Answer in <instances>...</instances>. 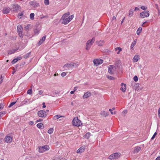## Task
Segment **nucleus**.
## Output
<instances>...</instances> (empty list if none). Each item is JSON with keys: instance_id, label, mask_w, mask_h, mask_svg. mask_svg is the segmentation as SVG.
I'll return each instance as SVG.
<instances>
[{"instance_id": "60", "label": "nucleus", "mask_w": 160, "mask_h": 160, "mask_svg": "<svg viewBox=\"0 0 160 160\" xmlns=\"http://www.w3.org/2000/svg\"><path fill=\"white\" fill-rule=\"evenodd\" d=\"M0 113L1 114V115H4L5 114H6V112H0Z\"/></svg>"}, {"instance_id": "28", "label": "nucleus", "mask_w": 160, "mask_h": 160, "mask_svg": "<svg viewBox=\"0 0 160 160\" xmlns=\"http://www.w3.org/2000/svg\"><path fill=\"white\" fill-rule=\"evenodd\" d=\"M91 133L89 132H87L84 136V138H87V139H88L90 136Z\"/></svg>"}, {"instance_id": "30", "label": "nucleus", "mask_w": 160, "mask_h": 160, "mask_svg": "<svg viewBox=\"0 0 160 160\" xmlns=\"http://www.w3.org/2000/svg\"><path fill=\"white\" fill-rule=\"evenodd\" d=\"M142 30V28L141 27H139L137 30V35H139L140 32H141Z\"/></svg>"}, {"instance_id": "62", "label": "nucleus", "mask_w": 160, "mask_h": 160, "mask_svg": "<svg viewBox=\"0 0 160 160\" xmlns=\"http://www.w3.org/2000/svg\"><path fill=\"white\" fill-rule=\"evenodd\" d=\"M76 91V90H74V91H72L71 92H70V93L71 94H73L74 93V92H75Z\"/></svg>"}, {"instance_id": "63", "label": "nucleus", "mask_w": 160, "mask_h": 160, "mask_svg": "<svg viewBox=\"0 0 160 160\" xmlns=\"http://www.w3.org/2000/svg\"><path fill=\"white\" fill-rule=\"evenodd\" d=\"M156 160H160V156L158 157H157L156 159Z\"/></svg>"}, {"instance_id": "61", "label": "nucleus", "mask_w": 160, "mask_h": 160, "mask_svg": "<svg viewBox=\"0 0 160 160\" xmlns=\"http://www.w3.org/2000/svg\"><path fill=\"white\" fill-rule=\"evenodd\" d=\"M43 93V91L42 90H39V94L40 95H41Z\"/></svg>"}, {"instance_id": "17", "label": "nucleus", "mask_w": 160, "mask_h": 160, "mask_svg": "<svg viewBox=\"0 0 160 160\" xmlns=\"http://www.w3.org/2000/svg\"><path fill=\"white\" fill-rule=\"evenodd\" d=\"M70 15V13L69 12H68L67 13L64 14L62 17V18L60 20L61 21L62 20H64V18L68 17Z\"/></svg>"}, {"instance_id": "14", "label": "nucleus", "mask_w": 160, "mask_h": 160, "mask_svg": "<svg viewBox=\"0 0 160 160\" xmlns=\"http://www.w3.org/2000/svg\"><path fill=\"white\" fill-rule=\"evenodd\" d=\"M62 23L64 24H67L70 21V20L68 19V17L66 18H64V20H62Z\"/></svg>"}, {"instance_id": "52", "label": "nucleus", "mask_w": 160, "mask_h": 160, "mask_svg": "<svg viewBox=\"0 0 160 160\" xmlns=\"http://www.w3.org/2000/svg\"><path fill=\"white\" fill-rule=\"evenodd\" d=\"M120 63H121V62H120V60H118L117 61V65H116L117 66V67H119V66H118V65Z\"/></svg>"}, {"instance_id": "56", "label": "nucleus", "mask_w": 160, "mask_h": 160, "mask_svg": "<svg viewBox=\"0 0 160 160\" xmlns=\"http://www.w3.org/2000/svg\"><path fill=\"white\" fill-rule=\"evenodd\" d=\"M115 50H122V48L120 47H117L115 48Z\"/></svg>"}, {"instance_id": "9", "label": "nucleus", "mask_w": 160, "mask_h": 160, "mask_svg": "<svg viewBox=\"0 0 160 160\" xmlns=\"http://www.w3.org/2000/svg\"><path fill=\"white\" fill-rule=\"evenodd\" d=\"M31 5L33 7L35 8L38 7L39 6V4L35 1H31L29 2Z\"/></svg>"}, {"instance_id": "32", "label": "nucleus", "mask_w": 160, "mask_h": 160, "mask_svg": "<svg viewBox=\"0 0 160 160\" xmlns=\"http://www.w3.org/2000/svg\"><path fill=\"white\" fill-rule=\"evenodd\" d=\"M31 52H30L29 53H27L26 54H25L23 58H28L29 57V56L31 55Z\"/></svg>"}, {"instance_id": "12", "label": "nucleus", "mask_w": 160, "mask_h": 160, "mask_svg": "<svg viewBox=\"0 0 160 160\" xmlns=\"http://www.w3.org/2000/svg\"><path fill=\"white\" fill-rule=\"evenodd\" d=\"M46 36L45 35L42 37V39H40L38 44V45H41L43 43V42L45 41L46 38Z\"/></svg>"}, {"instance_id": "18", "label": "nucleus", "mask_w": 160, "mask_h": 160, "mask_svg": "<svg viewBox=\"0 0 160 160\" xmlns=\"http://www.w3.org/2000/svg\"><path fill=\"white\" fill-rule=\"evenodd\" d=\"M91 95V93L89 92H87L85 93L83 96V98H88L90 97Z\"/></svg>"}, {"instance_id": "47", "label": "nucleus", "mask_w": 160, "mask_h": 160, "mask_svg": "<svg viewBox=\"0 0 160 160\" xmlns=\"http://www.w3.org/2000/svg\"><path fill=\"white\" fill-rule=\"evenodd\" d=\"M15 53V51H9L8 52V54H10Z\"/></svg>"}, {"instance_id": "53", "label": "nucleus", "mask_w": 160, "mask_h": 160, "mask_svg": "<svg viewBox=\"0 0 160 160\" xmlns=\"http://www.w3.org/2000/svg\"><path fill=\"white\" fill-rule=\"evenodd\" d=\"M66 75V73L65 72H63L61 73V75L62 77H64Z\"/></svg>"}, {"instance_id": "11", "label": "nucleus", "mask_w": 160, "mask_h": 160, "mask_svg": "<svg viewBox=\"0 0 160 160\" xmlns=\"http://www.w3.org/2000/svg\"><path fill=\"white\" fill-rule=\"evenodd\" d=\"M96 43L98 46H102L104 43L105 42L104 40H100L97 41Z\"/></svg>"}, {"instance_id": "34", "label": "nucleus", "mask_w": 160, "mask_h": 160, "mask_svg": "<svg viewBox=\"0 0 160 160\" xmlns=\"http://www.w3.org/2000/svg\"><path fill=\"white\" fill-rule=\"evenodd\" d=\"M43 124L41 122H40L37 124V127L39 128H42Z\"/></svg>"}, {"instance_id": "2", "label": "nucleus", "mask_w": 160, "mask_h": 160, "mask_svg": "<svg viewBox=\"0 0 160 160\" xmlns=\"http://www.w3.org/2000/svg\"><path fill=\"white\" fill-rule=\"evenodd\" d=\"M78 65L79 64L78 63L70 62L67 63L64 65L63 66V68H65V67L67 68H76Z\"/></svg>"}, {"instance_id": "6", "label": "nucleus", "mask_w": 160, "mask_h": 160, "mask_svg": "<svg viewBox=\"0 0 160 160\" xmlns=\"http://www.w3.org/2000/svg\"><path fill=\"white\" fill-rule=\"evenodd\" d=\"M149 12L148 11L143 12L140 13V17L142 18L148 17L149 16Z\"/></svg>"}, {"instance_id": "13", "label": "nucleus", "mask_w": 160, "mask_h": 160, "mask_svg": "<svg viewBox=\"0 0 160 160\" xmlns=\"http://www.w3.org/2000/svg\"><path fill=\"white\" fill-rule=\"evenodd\" d=\"M22 58V57H18L17 58L13 59L12 61V64H14V63L16 62L18 60L21 59Z\"/></svg>"}, {"instance_id": "4", "label": "nucleus", "mask_w": 160, "mask_h": 160, "mask_svg": "<svg viewBox=\"0 0 160 160\" xmlns=\"http://www.w3.org/2000/svg\"><path fill=\"white\" fill-rule=\"evenodd\" d=\"M38 114L39 117L41 118L45 117L47 115L46 111L42 110L38 111Z\"/></svg>"}, {"instance_id": "57", "label": "nucleus", "mask_w": 160, "mask_h": 160, "mask_svg": "<svg viewBox=\"0 0 160 160\" xmlns=\"http://www.w3.org/2000/svg\"><path fill=\"white\" fill-rule=\"evenodd\" d=\"M21 32H18V33L20 37V38H22V37H23L21 33Z\"/></svg>"}, {"instance_id": "24", "label": "nucleus", "mask_w": 160, "mask_h": 160, "mask_svg": "<svg viewBox=\"0 0 160 160\" xmlns=\"http://www.w3.org/2000/svg\"><path fill=\"white\" fill-rule=\"evenodd\" d=\"M113 68L112 65L109 66V67H108V72L110 74H112L113 72L112 71V69Z\"/></svg>"}, {"instance_id": "40", "label": "nucleus", "mask_w": 160, "mask_h": 160, "mask_svg": "<svg viewBox=\"0 0 160 160\" xmlns=\"http://www.w3.org/2000/svg\"><path fill=\"white\" fill-rule=\"evenodd\" d=\"M34 32L35 34H38L39 33V30L37 28H36L34 30Z\"/></svg>"}, {"instance_id": "29", "label": "nucleus", "mask_w": 160, "mask_h": 160, "mask_svg": "<svg viewBox=\"0 0 160 160\" xmlns=\"http://www.w3.org/2000/svg\"><path fill=\"white\" fill-rule=\"evenodd\" d=\"M137 41V40L136 39H135L134 40V41L133 42H132V43L131 45V48L132 49L133 47L136 44Z\"/></svg>"}, {"instance_id": "59", "label": "nucleus", "mask_w": 160, "mask_h": 160, "mask_svg": "<svg viewBox=\"0 0 160 160\" xmlns=\"http://www.w3.org/2000/svg\"><path fill=\"white\" fill-rule=\"evenodd\" d=\"M3 108V106L2 104H0V110Z\"/></svg>"}, {"instance_id": "25", "label": "nucleus", "mask_w": 160, "mask_h": 160, "mask_svg": "<svg viewBox=\"0 0 160 160\" xmlns=\"http://www.w3.org/2000/svg\"><path fill=\"white\" fill-rule=\"evenodd\" d=\"M115 157V159L117 158H118L121 155V154L118 153H113Z\"/></svg>"}, {"instance_id": "21", "label": "nucleus", "mask_w": 160, "mask_h": 160, "mask_svg": "<svg viewBox=\"0 0 160 160\" xmlns=\"http://www.w3.org/2000/svg\"><path fill=\"white\" fill-rule=\"evenodd\" d=\"M101 114L102 116L106 117L108 115V112H106L105 111H103L101 112Z\"/></svg>"}, {"instance_id": "5", "label": "nucleus", "mask_w": 160, "mask_h": 160, "mask_svg": "<svg viewBox=\"0 0 160 160\" xmlns=\"http://www.w3.org/2000/svg\"><path fill=\"white\" fill-rule=\"evenodd\" d=\"M20 7L17 4H14L12 5V8H11V10L13 12H17L20 8Z\"/></svg>"}, {"instance_id": "45", "label": "nucleus", "mask_w": 160, "mask_h": 160, "mask_svg": "<svg viewBox=\"0 0 160 160\" xmlns=\"http://www.w3.org/2000/svg\"><path fill=\"white\" fill-rule=\"evenodd\" d=\"M74 15H71L69 17H68V19L70 20V21H71L72 19V18H74Z\"/></svg>"}, {"instance_id": "43", "label": "nucleus", "mask_w": 160, "mask_h": 160, "mask_svg": "<svg viewBox=\"0 0 160 160\" xmlns=\"http://www.w3.org/2000/svg\"><path fill=\"white\" fill-rule=\"evenodd\" d=\"M44 3L46 5H49V0H44Z\"/></svg>"}, {"instance_id": "37", "label": "nucleus", "mask_w": 160, "mask_h": 160, "mask_svg": "<svg viewBox=\"0 0 160 160\" xmlns=\"http://www.w3.org/2000/svg\"><path fill=\"white\" fill-rule=\"evenodd\" d=\"M53 131V128H50L48 131V132L49 134L52 133Z\"/></svg>"}, {"instance_id": "33", "label": "nucleus", "mask_w": 160, "mask_h": 160, "mask_svg": "<svg viewBox=\"0 0 160 160\" xmlns=\"http://www.w3.org/2000/svg\"><path fill=\"white\" fill-rule=\"evenodd\" d=\"M24 16L23 15V12H21L19 13L18 14V17L19 18H21V16Z\"/></svg>"}, {"instance_id": "48", "label": "nucleus", "mask_w": 160, "mask_h": 160, "mask_svg": "<svg viewBox=\"0 0 160 160\" xmlns=\"http://www.w3.org/2000/svg\"><path fill=\"white\" fill-rule=\"evenodd\" d=\"M141 9H142L143 10H146L147 9V8L145 7V6H142L141 7Z\"/></svg>"}, {"instance_id": "42", "label": "nucleus", "mask_w": 160, "mask_h": 160, "mask_svg": "<svg viewBox=\"0 0 160 160\" xmlns=\"http://www.w3.org/2000/svg\"><path fill=\"white\" fill-rule=\"evenodd\" d=\"M30 26V24H28L27 26H26L25 27V29L26 31L28 30Z\"/></svg>"}, {"instance_id": "36", "label": "nucleus", "mask_w": 160, "mask_h": 160, "mask_svg": "<svg viewBox=\"0 0 160 160\" xmlns=\"http://www.w3.org/2000/svg\"><path fill=\"white\" fill-rule=\"evenodd\" d=\"M31 87H32V86ZM31 88H32V87H31V89H29V90H28L27 92V94H30V95L32 94V89Z\"/></svg>"}, {"instance_id": "44", "label": "nucleus", "mask_w": 160, "mask_h": 160, "mask_svg": "<svg viewBox=\"0 0 160 160\" xmlns=\"http://www.w3.org/2000/svg\"><path fill=\"white\" fill-rule=\"evenodd\" d=\"M107 77L108 79L110 80H113L114 79V78L113 77L110 76H107Z\"/></svg>"}, {"instance_id": "64", "label": "nucleus", "mask_w": 160, "mask_h": 160, "mask_svg": "<svg viewBox=\"0 0 160 160\" xmlns=\"http://www.w3.org/2000/svg\"><path fill=\"white\" fill-rule=\"evenodd\" d=\"M43 106L42 107L43 108H45L46 107V105H45V103L44 102L42 103Z\"/></svg>"}, {"instance_id": "15", "label": "nucleus", "mask_w": 160, "mask_h": 160, "mask_svg": "<svg viewBox=\"0 0 160 160\" xmlns=\"http://www.w3.org/2000/svg\"><path fill=\"white\" fill-rule=\"evenodd\" d=\"M141 147L138 146L135 147L134 148V153L138 152L141 150Z\"/></svg>"}, {"instance_id": "23", "label": "nucleus", "mask_w": 160, "mask_h": 160, "mask_svg": "<svg viewBox=\"0 0 160 160\" xmlns=\"http://www.w3.org/2000/svg\"><path fill=\"white\" fill-rule=\"evenodd\" d=\"M138 55H135L133 58V61L136 62L138 60Z\"/></svg>"}, {"instance_id": "16", "label": "nucleus", "mask_w": 160, "mask_h": 160, "mask_svg": "<svg viewBox=\"0 0 160 160\" xmlns=\"http://www.w3.org/2000/svg\"><path fill=\"white\" fill-rule=\"evenodd\" d=\"M84 146H82L78 149L77 151V152L79 153H81L84 152Z\"/></svg>"}, {"instance_id": "27", "label": "nucleus", "mask_w": 160, "mask_h": 160, "mask_svg": "<svg viewBox=\"0 0 160 160\" xmlns=\"http://www.w3.org/2000/svg\"><path fill=\"white\" fill-rule=\"evenodd\" d=\"M133 8L131 9L129 11L128 16L130 17L132 16L133 15Z\"/></svg>"}, {"instance_id": "58", "label": "nucleus", "mask_w": 160, "mask_h": 160, "mask_svg": "<svg viewBox=\"0 0 160 160\" xmlns=\"http://www.w3.org/2000/svg\"><path fill=\"white\" fill-rule=\"evenodd\" d=\"M34 123V122L33 121H30L29 122V124L31 125H32Z\"/></svg>"}, {"instance_id": "51", "label": "nucleus", "mask_w": 160, "mask_h": 160, "mask_svg": "<svg viewBox=\"0 0 160 160\" xmlns=\"http://www.w3.org/2000/svg\"><path fill=\"white\" fill-rule=\"evenodd\" d=\"M128 112V111L127 110H124V111H123L122 112V113L124 114V115H125Z\"/></svg>"}, {"instance_id": "50", "label": "nucleus", "mask_w": 160, "mask_h": 160, "mask_svg": "<svg viewBox=\"0 0 160 160\" xmlns=\"http://www.w3.org/2000/svg\"><path fill=\"white\" fill-rule=\"evenodd\" d=\"M157 132H155V133L153 135L152 137L151 138V140H153L155 138V137L157 135Z\"/></svg>"}, {"instance_id": "22", "label": "nucleus", "mask_w": 160, "mask_h": 160, "mask_svg": "<svg viewBox=\"0 0 160 160\" xmlns=\"http://www.w3.org/2000/svg\"><path fill=\"white\" fill-rule=\"evenodd\" d=\"M29 101V99H25L22 101L21 103V104L22 105H23V104H26V103H28V102Z\"/></svg>"}, {"instance_id": "41", "label": "nucleus", "mask_w": 160, "mask_h": 160, "mask_svg": "<svg viewBox=\"0 0 160 160\" xmlns=\"http://www.w3.org/2000/svg\"><path fill=\"white\" fill-rule=\"evenodd\" d=\"M16 102V101L13 102H12L9 105L8 107L10 108L13 105H14Z\"/></svg>"}, {"instance_id": "31", "label": "nucleus", "mask_w": 160, "mask_h": 160, "mask_svg": "<svg viewBox=\"0 0 160 160\" xmlns=\"http://www.w3.org/2000/svg\"><path fill=\"white\" fill-rule=\"evenodd\" d=\"M91 46L92 45H91L90 44L88 43L87 42L86 44V49L87 50L89 49Z\"/></svg>"}, {"instance_id": "35", "label": "nucleus", "mask_w": 160, "mask_h": 160, "mask_svg": "<svg viewBox=\"0 0 160 160\" xmlns=\"http://www.w3.org/2000/svg\"><path fill=\"white\" fill-rule=\"evenodd\" d=\"M34 14L33 13H31L30 15V18L32 20H33L34 19Z\"/></svg>"}, {"instance_id": "26", "label": "nucleus", "mask_w": 160, "mask_h": 160, "mask_svg": "<svg viewBox=\"0 0 160 160\" xmlns=\"http://www.w3.org/2000/svg\"><path fill=\"white\" fill-rule=\"evenodd\" d=\"M126 84H124V87H122L120 89L122 91V92H125V91L126 90Z\"/></svg>"}, {"instance_id": "55", "label": "nucleus", "mask_w": 160, "mask_h": 160, "mask_svg": "<svg viewBox=\"0 0 160 160\" xmlns=\"http://www.w3.org/2000/svg\"><path fill=\"white\" fill-rule=\"evenodd\" d=\"M3 78L2 76H0V84L2 82Z\"/></svg>"}, {"instance_id": "49", "label": "nucleus", "mask_w": 160, "mask_h": 160, "mask_svg": "<svg viewBox=\"0 0 160 160\" xmlns=\"http://www.w3.org/2000/svg\"><path fill=\"white\" fill-rule=\"evenodd\" d=\"M112 109H110L109 110V111L111 112V113L112 114H116V111H114V112H113L112 111Z\"/></svg>"}, {"instance_id": "1", "label": "nucleus", "mask_w": 160, "mask_h": 160, "mask_svg": "<svg viewBox=\"0 0 160 160\" xmlns=\"http://www.w3.org/2000/svg\"><path fill=\"white\" fill-rule=\"evenodd\" d=\"M72 123L73 126L79 127L82 124L81 122L77 117H75L72 120Z\"/></svg>"}, {"instance_id": "10", "label": "nucleus", "mask_w": 160, "mask_h": 160, "mask_svg": "<svg viewBox=\"0 0 160 160\" xmlns=\"http://www.w3.org/2000/svg\"><path fill=\"white\" fill-rule=\"evenodd\" d=\"M10 10H11V9H10L8 8H4L2 10L3 13L5 14L8 13H9Z\"/></svg>"}, {"instance_id": "38", "label": "nucleus", "mask_w": 160, "mask_h": 160, "mask_svg": "<svg viewBox=\"0 0 160 160\" xmlns=\"http://www.w3.org/2000/svg\"><path fill=\"white\" fill-rule=\"evenodd\" d=\"M109 158L111 160L115 159V157L113 154H112L109 157Z\"/></svg>"}, {"instance_id": "46", "label": "nucleus", "mask_w": 160, "mask_h": 160, "mask_svg": "<svg viewBox=\"0 0 160 160\" xmlns=\"http://www.w3.org/2000/svg\"><path fill=\"white\" fill-rule=\"evenodd\" d=\"M133 80L135 82H137L138 80V77L136 76H135L133 78Z\"/></svg>"}, {"instance_id": "8", "label": "nucleus", "mask_w": 160, "mask_h": 160, "mask_svg": "<svg viewBox=\"0 0 160 160\" xmlns=\"http://www.w3.org/2000/svg\"><path fill=\"white\" fill-rule=\"evenodd\" d=\"M4 139L5 142L7 143H10L12 141V138L9 135H7L5 137Z\"/></svg>"}, {"instance_id": "39", "label": "nucleus", "mask_w": 160, "mask_h": 160, "mask_svg": "<svg viewBox=\"0 0 160 160\" xmlns=\"http://www.w3.org/2000/svg\"><path fill=\"white\" fill-rule=\"evenodd\" d=\"M61 117H64L62 116H60L59 115H55L54 117V118L55 119H59L60 118H61Z\"/></svg>"}, {"instance_id": "20", "label": "nucleus", "mask_w": 160, "mask_h": 160, "mask_svg": "<svg viewBox=\"0 0 160 160\" xmlns=\"http://www.w3.org/2000/svg\"><path fill=\"white\" fill-rule=\"evenodd\" d=\"M18 32H22V27L21 25H18L17 28Z\"/></svg>"}, {"instance_id": "54", "label": "nucleus", "mask_w": 160, "mask_h": 160, "mask_svg": "<svg viewBox=\"0 0 160 160\" xmlns=\"http://www.w3.org/2000/svg\"><path fill=\"white\" fill-rule=\"evenodd\" d=\"M158 115L159 117L160 118V107L159 108L158 111Z\"/></svg>"}, {"instance_id": "19", "label": "nucleus", "mask_w": 160, "mask_h": 160, "mask_svg": "<svg viewBox=\"0 0 160 160\" xmlns=\"http://www.w3.org/2000/svg\"><path fill=\"white\" fill-rule=\"evenodd\" d=\"M95 41V37H93L91 40H89L87 41L88 43L90 44L91 45H92L93 43Z\"/></svg>"}, {"instance_id": "3", "label": "nucleus", "mask_w": 160, "mask_h": 160, "mask_svg": "<svg viewBox=\"0 0 160 160\" xmlns=\"http://www.w3.org/2000/svg\"><path fill=\"white\" fill-rule=\"evenodd\" d=\"M39 152L40 153H42L48 150L49 147L48 145H45L43 146L39 147Z\"/></svg>"}, {"instance_id": "7", "label": "nucleus", "mask_w": 160, "mask_h": 160, "mask_svg": "<svg viewBox=\"0 0 160 160\" xmlns=\"http://www.w3.org/2000/svg\"><path fill=\"white\" fill-rule=\"evenodd\" d=\"M93 62L94 64L97 66V65L102 63L103 61L102 59H98L93 60Z\"/></svg>"}]
</instances>
